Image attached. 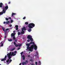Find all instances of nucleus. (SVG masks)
I'll use <instances>...</instances> for the list:
<instances>
[{"label":"nucleus","instance_id":"1","mask_svg":"<svg viewBox=\"0 0 65 65\" xmlns=\"http://www.w3.org/2000/svg\"><path fill=\"white\" fill-rule=\"evenodd\" d=\"M15 34L14 33H12L11 35V37H13L12 39H13V40H15V41L14 42V45H15V46L16 47H18V46H19V45H17V44L16 43H15L17 42L18 41V40L16 39V38L15 37Z\"/></svg>","mask_w":65,"mask_h":65},{"label":"nucleus","instance_id":"2","mask_svg":"<svg viewBox=\"0 0 65 65\" xmlns=\"http://www.w3.org/2000/svg\"><path fill=\"white\" fill-rule=\"evenodd\" d=\"M35 50H37V47L36 46V45H32L30 47V48L29 47H27L28 49H29V48L30 49L29 50V51H30L31 52H32V51H33V48H34Z\"/></svg>","mask_w":65,"mask_h":65},{"label":"nucleus","instance_id":"3","mask_svg":"<svg viewBox=\"0 0 65 65\" xmlns=\"http://www.w3.org/2000/svg\"><path fill=\"white\" fill-rule=\"evenodd\" d=\"M35 27V24L33 23H31L28 24V27H29V28L30 29H32L33 28V27Z\"/></svg>","mask_w":65,"mask_h":65},{"label":"nucleus","instance_id":"4","mask_svg":"<svg viewBox=\"0 0 65 65\" xmlns=\"http://www.w3.org/2000/svg\"><path fill=\"white\" fill-rule=\"evenodd\" d=\"M32 44V41L30 42V43H29L28 44V43H27L26 44V46H27V49H26V50H30V49H29V48H28V47H29V48H30V47H29V46L30 45V44Z\"/></svg>","mask_w":65,"mask_h":65},{"label":"nucleus","instance_id":"5","mask_svg":"<svg viewBox=\"0 0 65 65\" xmlns=\"http://www.w3.org/2000/svg\"><path fill=\"white\" fill-rule=\"evenodd\" d=\"M6 10L5 9V8H3V11L0 12V15H2L3 13H5L6 12Z\"/></svg>","mask_w":65,"mask_h":65},{"label":"nucleus","instance_id":"6","mask_svg":"<svg viewBox=\"0 0 65 65\" xmlns=\"http://www.w3.org/2000/svg\"><path fill=\"white\" fill-rule=\"evenodd\" d=\"M9 21H7L6 22H4V24H9Z\"/></svg>","mask_w":65,"mask_h":65},{"label":"nucleus","instance_id":"7","mask_svg":"<svg viewBox=\"0 0 65 65\" xmlns=\"http://www.w3.org/2000/svg\"><path fill=\"white\" fill-rule=\"evenodd\" d=\"M32 37V36H30V35H28L27 36V38L28 39H29L31 38Z\"/></svg>","mask_w":65,"mask_h":65},{"label":"nucleus","instance_id":"8","mask_svg":"<svg viewBox=\"0 0 65 65\" xmlns=\"http://www.w3.org/2000/svg\"><path fill=\"white\" fill-rule=\"evenodd\" d=\"M26 28H25V27H23L22 28V31H23L24 30V31H26Z\"/></svg>","mask_w":65,"mask_h":65},{"label":"nucleus","instance_id":"9","mask_svg":"<svg viewBox=\"0 0 65 65\" xmlns=\"http://www.w3.org/2000/svg\"><path fill=\"white\" fill-rule=\"evenodd\" d=\"M8 56H10L11 55V52H10L9 53H8L7 54Z\"/></svg>","mask_w":65,"mask_h":65},{"label":"nucleus","instance_id":"10","mask_svg":"<svg viewBox=\"0 0 65 65\" xmlns=\"http://www.w3.org/2000/svg\"><path fill=\"white\" fill-rule=\"evenodd\" d=\"M36 53L37 54H36L35 55V57H36V56H39L38 52L37 51L36 52Z\"/></svg>","mask_w":65,"mask_h":65},{"label":"nucleus","instance_id":"11","mask_svg":"<svg viewBox=\"0 0 65 65\" xmlns=\"http://www.w3.org/2000/svg\"><path fill=\"white\" fill-rule=\"evenodd\" d=\"M5 10H6L8 8V6L7 5L5 7V8H4Z\"/></svg>","mask_w":65,"mask_h":65},{"label":"nucleus","instance_id":"12","mask_svg":"<svg viewBox=\"0 0 65 65\" xmlns=\"http://www.w3.org/2000/svg\"><path fill=\"white\" fill-rule=\"evenodd\" d=\"M22 65H26V64H27V63L25 62H22Z\"/></svg>","mask_w":65,"mask_h":65},{"label":"nucleus","instance_id":"13","mask_svg":"<svg viewBox=\"0 0 65 65\" xmlns=\"http://www.w3.org/2000/svg\"><path fill=\"white\" fill-rule=\"evenodd\" d=\"M3 3H0V7H2V5H3Z\"/></svg>","mask_w":65,"mask_h":65},{"label":"nucleus","instance_id":"14","mask_svg":"<svg viewBox=\"0 0 65 65\" xmlns=\"http://www.w3.org/2000/svg\"><path fill=\"white\" fill-rule=\"evenodd\" d=\"M3 41L1 43V46H3V43H2Z\"/></svg>","mask_w":65,"mask_h":65},{"label":"nucleus","instance_id":"15","mask_svg":"<svg viewBox=\"0 0 65 65\" xmlns=\"http://www.w3.org/2000/svg\"><path fill=\"white\" fill-rule=\"evenodd\" d=\"M22 57L23 58V60H25V56L23 55L22 56Z\"/></svg>","mask_w":65,"mask_h":65},{"label":"nucleus","instance_id":"16","mask_svg":"<svg viewBox=\"0 0 65 65\" xmlns=\"http://www.w3.org/2000/svg\"><path fill=\"white\" fill-rule=\"evenodd\" d=\"M22 31L21 32V34H23L24 33H25V31H24L23 30V31Z\"/></svg>","mask_w":65,"mask_h":65},{"label":"nucleus","instance_id":"17","mask_svg":"<svg viewBox=\"0 0 65 65\" xmlns=\"http://www.w3.org/2000/svg\"><path fill=\"white\" fill-rule=\"evenodd\" d=\"M30 41H33L34 40H33V38H30Z\"/></svg>","mask_w":65,"mask_h":65},{"label":"nucleus","instance_id":"18","mask_svg":"<svg viewBox=\"0 0 65 65\" xmlns=\"http://www.w3.org/2000/svg\"><path fill=\"white\" fill-rule=\"evenodd\" d=\"M6 60V58H4L3 59H1V61H4V60Z\"/></svg>","mask_w":65,"mask_h":65},{"label":"nucleus","instance_id":"19","mask_svg":"<svg viewBox=\"0 0 65 65\" xmlns=\"http://www.w3.org/2000/svg\"><path fill=\"white\" fill-rule=\"evenodd\" d=\"M31 31H32V29L31 28H29L28 30V32H31Z\"/></svg>","mask_w":65,"mask_h":65},{"label":"nucleus","instance_id":"20","mask_svg":"<svg viewBox=\"0 0 65 65\" xmlns=\"http://www.w3.org/2000/svg\"><path fill=\"white\" fill-rule=\"evenodd\" d=\"M15 15V13H13L12 14V17H13V15Z\"/></svg>","mask_w":65,"mask_h":65},{"label":"nucleus","instance_id":"21","mask_svg":"<svg viewBox=\"0 0 65 65\" xmlns=\"http://www.w3.org/2000/svg\"><path fill=\"white\" fill-rule=\"evenodd\" d=\"M21 33L20 32H18V36L21 35Z\"/></svg>","mask_w":65,"mask_h":65},{"label":"nucleus","instance_id":"22","mask_svg":"<svg viewBox=\"0 0 65 65\" xmlns=\"http://www.w3.org/2000/svg\"><path fill=\"white\" fill-rule=\"evenodd\" d=\"M8 40L9 41H12V39H8Z\"/></svg>","mask_w":65,"mask_h":65},{"label":"nucleus","instance_id":"23","mask_svg":"<svg viewBox=\"0 0 65 65\" xmlns=\"http://www.w3.org/2000/svg\"><path fill=\"white\" fill-rule=\"evenodd\" d=\"M28 22H26L25 23V25H28Z\"/></svg>","mask_w":65,"mask_h":65},{"label":"nucleus","instance_id":"24","mask_svg":"<svg viewBox=\"0 0 65 65\" xmlns=\"http://www.w3.org/2000/svg\"><path fill=\"white\" fill-rule=\"evenodd\" d=\"M14 54V53L13 52H12V54H11V56H12L13 55V54Z\"/></svg>","mask_w":65,"mask_h":65},{"label":"nucleus","instance_id":"25","mask_svg":"<svg viewBox=\"0 0 65 65\" xmlns=\"http://www.w3.org/2000/svg\"><path fill=\"white\" fill-rule=\"evenodd\" d=\"M7 62L8 63L9 62V59H8L7 60H6Z\"/></svg>","mask_w":65,"mask_h":65},{"label":"nucleus","instance_id":"26","mask_svg":"<svg viewBox=\"0 0 65 65\" xmlns=\"http://www.w3.org/2000/svg\"><path fill=\"white\" fill-rule=\"evenodd\" d=\"M8 57L9 59H11V57H10V56H8Z\"/></svg>","mask_w":65,"mask_h":65},{"label":"nucleus","instance_id":"27","mask_svg":"<svg viewBox=\"0 0 65 65\" xmlns=\"http://www.w3.org/2000/svg\"><path fill=\"white\" fill-rule=\"evenodd\" d=\"M5 19L6 21H8L9 20V19H8V18H6Z\"/></svg>","mask_w":65,"mask_h":65},{"label":"nucleus","instance_id":"28","mask_svg":"<svg viewBox=\"0 0 65 65\" xmlns=\"http://www.w3.org/2000/svg\"><path fill=\"white\" fill-rule=\"evenodd\" d=\"M9 61V63H11V61H12V60L11 59H10Z\"/></svg>","mask_w":65,"mask_h":65},{"label":"nucleus","instance_id":"29","mask_svg":"<svg viewBox=\"0 0 65 65\" xmlns=\"http://www.w3.org/2000/svg\"><path fill=\"white\" fill-rule=\"evenodd\" d=\"M15 28H18L19 27V26H18V25H17L15 26Z\"/></svg>","mask_w":65,"mask_h":65},{"label":"nucleus","instance_id":"30","mask_svg":"<svg viewBox=\"0 0 65 65\" xmlns=\"http://www.w3.org/2000/svg\"><path fill=\"white\" fill-rule=\"evenodd\" d=\"M14 50H15V48L14 47L13 48H12V49L11 50L12 51H14Z\"/></svg>","mask_w":65,"mask_h":65},{"label":"nucleus","instance_id":"31","mask_svg":"<svg viewBox=\"0 0 65 65\" xmlns=\"http://www.w3.org/2000/svg\"><path fill=\"white\" fill-rule=\"evenodd\" d=\"M32 44L34 45H35V43L34 42H32Z\"/></svg>","mask_w":65,"mask_h":65},{"label":"nucleus","instance_id":"32","mask_svg":"<svg viewBox=\"0 0 65 65\" xmlns=\"http://www.w3.org/2000/svg\"><path fill=\"white\" fill-rule=\"evenodd\" d=\"M25 62H26V63H28V61H27V60H25Z\"/></svg>","mask_w":65,"mask_h":65},{"label":"nucleus","instance_id":"33","mask_svg":"<svg viewBox=\"0 0 65 65\" xmlns=\"http://www.w3.org/2000/svg\"><path fill=\"white\" fill-rule=\"evenodd\" d=\"M19 29V28H16L15 29L16 30H18Z\"/></svg>","mask_w":65,"mask_h":65},{"label":"nucleus","instance_id":"34","mask_svg":"<svg viewBox=\"0 0 65 65\" xmlns=\"http://www.w3.org/2000/svg\"><path fill=\"white\" fill-rule=\"evenodd\" d=\"M25 19H26V17H25L23 18V20H25Z\"/></svg>","mask_w":65,"mask_h":65},{"label":"nucleus","instance_id":"35","mask_svg":"<svg viewBox=\"0 0 65 65\" xmlns=\"http://www.w3.org/2000/svg\"><path fill=\"white\" fill-rule=\"evenodd\" d=\"M7 58V56L5 55V58H5L6 59Z\"/></svg>","mask_w":65,"mask_h":65},{"label":"nucleus","instance_id":"36","mask_svg":"<svg viewBox=\"0 0 65 65\" xmlns=\"http://www.w3.org/2000/svg\"><path fill=\"white\" fill-rule=\"evenodd\" d=\"M2 29L4 31H5V29H4V28H2Z\"/></svg>","mask_w":65,"mask_h":65},{"label":"nucleus","instance_id":"37","mask_svg":"<svg viewBox=\"0 0 65 65\" xmlns=\"http://www.w3.org/2000/svg\"><path fill=\"white\" fill-rule=\"evenodd\" d=\"M30 40H29L28 39V40H27V42H30Z\"/></svg>","mask_w":65,"mask_h":65},{"label":"nucleus","instance_id":"38","mask_svg":"<svg viewBox=\"0 0 65 65\" xmlns=\"http://www.w3.org/2000/svg\"><path fill=\"white\" fill-rule=\"evenodd\" d=\"M22 46V45L21 44H20L18 45L19 46Z\"/></svg>","mask_w":65,"mask_h":65},{"label":"nucleus","instance_id":"39","mask_svg":"<svg viewBox=\"0 0 65 65\" xmlns=\"http://www.w3.org/2000/svg\"><path fill=\"white\" fill-rule=\"evenodd\" d=\"M13 22V21L12 20H11V23H12V22Z\"/></svg>","mask_w":65,"mask_h":65},{"label":"nucleus","instance_id":"40","mask_svg":"<svg viewBox=\"0 0 65 65\" xmlns=\"http://www.w3.org/2000/svg\"><path fill=\"white\" fill-rule=\"evenodd\" d=\"M4 32L6 33H7V30H5L4 31Z\"/></svg>","mask_w":65,"mask_h":65},{"label":"nucleus","instance_id":"41","mask_svg":"<svg viewBox=\"0 0 65 65\" xmlns=\"http://www.w3.org/2000/svg\"><path fill=\"white\" fill-rule=\"evenodd\" d=\"M23 54V52H22L21 53V56H22V54Z\"/></svg>","mask_w":65,"mask_h":65},{"label":"nucleus","instance_id":"42","mask_svg":"<svg viewBox=\"0 0 65 65\" xmlns=\"http://www.w3.org/2000/svg\"><path fill=\"white\" fill-rule=\"evenodd\" d=\"M35 64H36V65H37V62H35Z\"/></svg>","mask_w":65,"mask_h":65},{"label":"nucleus","instance_id":"43","mask_svg":"<svg viewBox=\"0 0 65 65\" xmlns=\"http://www.w3.org/2000/svg\"><path fill=\"white\" fill-rule=\"evenodd\" d=\"M9 27H12V25L11 24H10L9 26Z\"/></svg>","mask_w":65,"mask_h":65},{"label":"nucleus","instance_id":"44","mask_svg":"<svg viewBox=\"0 0 65 65\" xmlns=\"http://www.w3.org/2000/svg\"><path fill=\"white\" fill-rule=\"evenodd\" d=\"M39 63H40V65H41V62L40 61H39Z\"/></svg>","mask_w":65,"mask_h":65},{"label":"nucleus","instance_id":"45","mask_svg":"<svg viewBox=\"0 0 65 65\" xmlns=\"http://www.w3.org/2000/svg\"><path fill=\"white\" fill-rule=\"evenodd\" d=\"M9 29H8V28H7L6 29V30L7 31Z\"/></svg>","mask_w":65,"mask_h":65},{"label":"nucleus","instance_id":"46","mask_svg":"<svg viewBox=\"0 0 65 65\" xmlns=\"http://www.w3.org/2000/svg\"><path fill=\"white\" fill-rule=\"evenodd\" d=\"M14 54H17V51H15L14 52Z\"/></svg>","mask_w":65,"mask_h":65},{"label":"nucleus","instance_id":"47","mask_svg":"<svg viewBox=\"0 0 65 65\" xmlns=\"http://www.w3.org/2000/svg\"><path fill=\"white\" fill-rule=\"evenodd\" d=\"M15 55H16V54H13V56H15Z\"/></svg>","mask_w":65,"mask_h":65},{"label":"nucleus","instance_id":"48","mask_svg":"<svg viewBox=\"0 0 65 65\" xmlns=\"http://www.w3.org/2000/svg\"><path fill=\"white\" fill-rule=\"evenodd\" d=\"M30 61L31 62H32V61H33V60H32V59H30Z\"/></svg>","mask_w":65,"mask_h":65},{"label":"nucleus","instance_id":"49","mask_svg":"<svg viewBox=\"0 0 65 65\" xmlns=\"http://www.w3.org/2000/svg\"><path fill=\"white\" fill-rule=\"evenodd\" d=\"M28 57H30V55H29L28 56Z\"/></svg>","mask_w":65,"mask_h":65},{"label":"nucleus","instance_id":"50","mask_svg":"<svg viewBox=\"0 0 65 65\" xmlns=\"http://www.w3.org/2000/svg\"><path fill=\"white\" fill-rule=\"evenodd\" d=\"M4 38H6V36H5Z\"/></svg>","mask_w":65,"mask_h":65},{"label":"nucleus","instance_id":"51","mask_svg":"<svg viewBox=\"0 0 65 65\" xmlns=\"http://www.w3.org/2000/svg\"><path fill=\"white\" fill-rule=\"evenodd\" d=\"M5 36H7V35L6 34V33L5 34Z\"/></svg>","mask_w":65,"mask_h":65},{"label":"nucleus","instance_id":"52","mask_svg":"<svg viewBox=\"0 0 65 65\" xmlns=\"http://www.w3.org/2000/svg\"><path fill=\"white\" fill-rule=\"evenodd\" d=\"M20 47H19V48H18V50H20Z\"/></svg>","mask_w":65,"mask_h":65},{"label":"nucleus","instance_id":"53","mask_svg":"<svg viewBox=\"0 0 65 65\" xmlns=\"http://www.w3.org/2000/svg\"><path fill=\"white\" fill-rule=\"evenodd\" d=\"M8 4H10V2H9Z\"/></svg>","mask_w":65,"mask_h":65},{"label":"nucleus","instance_id":"54","mask_svg":"<svg viewBox=\"0 0 65 65\" xmlns=\"http://www.w3.org/2000/svg\"><path fill=\"white\" fill-rule=\"evenodd\" d=\"M11 19V17H9V19Z\"/></svg>","mask_w":65,"mask_h":65},{"label":"nucleus","instance_id":"55","mask_svg":"<svg viewBox=\"0 0 65 65\" xmlns=\"http://www.w3.org/2000/svg\"><path fill=\"white\" fill-rule=\"evenodd\" d=\"M21 64H22V63H20L19 64V65H21Z\"/></svg>","mask_w":65,"mask_h":65},{"label":"nucleus","instance_id":"56","mask_svg":"<svg viewBox=\"0 0 65 65\" xmlns=\"http://www.w3.org/2000/svg\"><path fill=\"white\" fill-rule=\"evenodd\" d=\"M10 29H12V27H11V28H10Z\"/></svg>","mask_w":65,"mask_h":65},{"label":"nucleus","instance_id":"57","mask_svg":"<svg viewBox=\"0 0 65 65\" xmlns=\"http://www.w3.org/2000/svg\"><path fill=\"white\" fill-rule=\"evenodd\" d=\"M31 65H34V64H31Z\"/></svg>","mask_w":65,"mask_h":65},{"label":"nucleus","instance_id":"58","mask_svg":"<svg viewBox=\"0 0 65 65\" xmlns=\"http://www.w3.org/2000/svg\"><path fill=\"white\" fill-rule=\"evenodd\" d=\"M17 31V32H19V30H18Z\"/></svg>","mask_w":65,"mask_h":65},{"label":"nucleus","instance_id":"59","mask_svg":"<svg viewBox=\"0 0 65 65\" xmlns=\"http://www.w3.org/2000/svg\"><path fill=\"white\" fill-rule=\"evenodd\" d=\"M14 33V31H13Z\"/></svg>","mask_w":65,"mask_h":65},{"label":"nucleus","instance_id":"60","mask_svg":"<svg viewBox=\"0 0 65 65\" xmlns=\"http://www.w3.org/2000/svg\"><path fill=\"white\" fill-rule=\"evenodd\" d=\"M30 53V52H29V53Z\"/></svg>","mask_w":65,"mask_h":65},{"label":"nucleus","instance_id":"61","mask_svg":"<svg viewBox=\"0 0 65 65\" xmlns=\"http://www.w3.org/2000/svg\"><path fill=\"white\" fill-rule=\"evenodd\" d=\"M0 47H1V46H0Z\"/></svg>","mask_w":65,"mask_h":65}]
</instances>
